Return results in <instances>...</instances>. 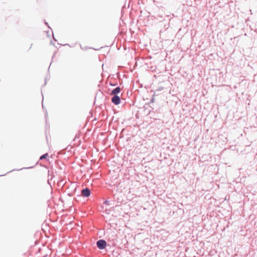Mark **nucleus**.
<instances>
[{
  "label": "nucleus",
  "mask_w": 257,
  "mask_h": 257,
  "mask_svg": "<svg viewBox=\"0 0 257 257\" xmlns=\"http://www.w3.org/2000/svg\"><path fill=\"white\" fill-rule=\"evenodd\" d=\"M97 245L99 249H104L106 245V242L105 240H99L97 242Z\"/></svg>",
  "instance_id": "obj_1"
},
{
  "label": "nucleus",
  "mask_w": 257,
  "mask_h": 257,
  "mask_svg": "<svg viewBox=\"0 0 257 257\" xmlns=\"http://www.w3.org/2000/svg\"><path fill=\"white\" fill-rule=\"evenodd\" d=\"M111 101L115 105H118L120 102V97L117 95H114L111 99Z\"/></svg>",
  "instance_id": "obj_2"
},
{
  "label": "nucleus",
  "mask_w": 257,
  "mask_h": 257,
  "mask_svg": "<svg viewBox=\"0 0 257 257\" xmlns=\"http://www.w3.org/2000/svg\"><path fill=\"white\" fill-rule=\"evenodd\" d=\"M81 194L84 197H88L90 194V191L88 188H85L82 190Z\"/></svg>",
  "instance_id": "obj_3"
},
{
  "label": "nucleus",
  "mask_w": 257,
  "mask_h": 257,
  "mask_svg": "<svg viewBox=\"0 0 257 257\" xmlns=\"http://www.w3.org/2000/svg\"><path fill=\"white\" fill-rule=\"evenodd\" d=\"M120 91V88L119 87H116L111 92L110 94L112 95H117Z\"/></svg>",
  "instance_id": "obj_4"
},
{
  "label": "nucleus",
  "mask_w": 257,
  "mask_h": 257,
  "mask_svg": "<svg viewBox=\"0 0 257 257\" xmlns=\"http://www.w3.org/2000/svg\"><path fill=\"white\" fill-rule=\"evenodd\" d=\"M48 154L47 153H46L45 154H44L42 156H41L40 159V160H42V159H46L48 157Z\"/></svg>",
  "instance_id": "obj_5"
}]
</instances>
